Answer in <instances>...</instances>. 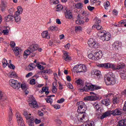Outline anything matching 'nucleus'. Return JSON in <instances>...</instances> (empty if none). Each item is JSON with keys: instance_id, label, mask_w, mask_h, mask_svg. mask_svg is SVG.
Masks as SVG:
<instances>
[{"instance_id": "1", "label": "nucleus", "mask_w": 126, "mask_h": 126, "mask_svg": "<svg viewBox=\"0 0 126 126\" xmlns=\"http://www.w3.org/2000/svg\"><path fill=\"white\" fill-rule=\"evenodd\" d=\"M77 105L78 106L77 110L78 114L75 116V118L71 115L70 119L74 120V121H75V119H77L79 122L85 123L86 122V119H87V113L85 112H86V110H87V107L83 101L78 102Z\"/></svg>"}, {"instance_id": "2", "label": "nucleus", "mask_w": 126, "mask_h": 126, "mask_svg": "<svg viewBox=\"0 0 126 126\" xmlns=\"http://www.w3.org/2000/svg\"><path fill=\"white\" fill-rule=\"evenodd\" d=\"M76 82L77 85L80 87L78 89L80 92H84V91H94V90L101 89V87L95 85H92V84L90 83H86L84 85L83 81L81 79L77 80Z\"/></svg>"}, {"instance_id": "3", "label": "nucleus", "mask_w": 126, "mask_h": 126, "mask_svg": "<svg viewBox=\"0 0 126 126\" xmlns=\"http://www.w3.org/2000/svg\"><path fill=\"white\" fill-rule=\"evenodd\" d=\"M98 67H102V68H106L108 69L109 68H112V69H122L126 67V64L124 63H119L117 65L112 63H99L97 65Z\"/></svg>"}, {"instance_id": "4", "label": "nucleus", "mask_w": 126, "mask_h": 126, "mask_svg": "<svg viewBox=\"0 0 126 126\" xmlns=\"http://www.w3.org/2000/svg\"><path fill=\"white\" fill-rule=\"evenodd\" d=\"M111 115L113 116H122L123 115V110L121 108H117L112 111H107L100 117V119L103 120V119L107 118V117L111 116Z\"/></svg>"}, {"instance_id": "5", "label": "nucleus", "mask_w": 126, "mask_h": 126, "mask_svg": "<svg viewBox=\"0 0 126 126\" xmlns=\"http://www.w3.org/2000/svg\"><path fill=\"white\" fill-rule=\"evenodd\" d=\"M97 36L100 37L103 42L108 41L111 40L112 35L110 32H107L105 31H100L97 32Z\"/></svg>"}, {"instance_id": "6", "label": "nucleus", "mask_w": 126, "mask_h": 126, "mask_svg": "<svg viewBox=\"0 0 126 126\" xmlns=\"http://www.w3.org/2000/svg\"><path fill=\"white\" fill-rule=\"evenodd\" d=\"M116 77L113 72H110L107 74L105 83L106 85H114L116 84Z\"/></svg>"}, {"instance_id": "7", "label": "nucleus", "mask_w": 126, "mask_h": 126, "mask_svg": "<svg viewBox=\"0 0 126 126\" xmlns=\"http://www.w3.org/2000/svg\"><path fill=\"white\" fill-rule=\"evenodd\" d=\"M73 70L74 72H76L77 73L86 72L87 71V67L85 65L78 64L73 68Z\"/></svg>"}, {"instance_id": "8", "label": "nucleus", "mask_w": 126, "mask_h": 126, "mask_svg": "<svg viewBox=\"0 0 126 126\" xmlns=\"http://www.w3.org/2000/svg\"><path fill=\"white\" fill-rule=\"evenodd\" d=\"M94 56H96V57H93V54L90 53L88 55V58L92 61H98L103 57L102 51H97L94 53Z\"/></svg>"}, {"instance_id": "9", "label": "nucleus", "mask_w": 126, "mask_h": 126, "mask_svg": "<svg viewBox=\"0 0 126 126\" xmlns=\"http://www.w3.org/2000/svg\"><path fill=\"white\" fill-rule=\"evenodd\" d=\"M90 94L92 95L86 96L84 98L85 101H96L99 99V96L94 92H90Z\"/></svg>"}, {"instance_id": "10", "label": "nucleus", "mask_w": 126, "mask_h": 126, "mask_svg": "<svg viewBox=\"0 0 126 126\" xmlns=\"http://www.w3.org/2000/svg\"><path fill=\"white\" fill-rule=\"evenodd\" d=\"M9 83L10 86L14 88V89L18 90V89L20 88V83H19L17 80H15L14 79H10L9 81Z\"/></svg>"}, {"instance_id": "11", "label": "nucleus", "mask_w": 126, "mask_h": 126, "mask_svg": "<svg viewBox=\"0 0 126 126\" xmlns=\"http://www.w3.org/2000/svg\"><path fill=\"white\" fill-rule=\"evenodd\" d=\"M15 116L17 118L18 125L21 126H25V124H24V120H23V118H22V117H21V115H20L19 112H16Z\"/></svg>"}, {"instance_id": "12", "label": "nucleus", "mask_w": 126, "mask_h": 126, "mask_svg": "<svg viewBox=\"0 0 126 126\" xmlns=\"http://www.w3.org/2000/svg\"><path fill=\"white\" fill-rule=\"evenodd\" d=\"M88 13L84 11L81 14V16L78 15L77 16V19H82L85 22H88L89 21V19H88Z\"/></svg>"}, {"instance_id": "13", "label": "nucleus", "mask_w": 126, "mask_h": 126, "mask_svg": "<svg viewBox=\"0 0 126 126\" xmlns=\"http://www.w3.org/2000/svg\"><path fill=\"white\" fill-rule=\"evenodd\" d=\"M88 44L91 48H94V49L98 48V42L93 38H90L88 41Z\"/></svg>"}, {"instance_id": "14", "label": "nucleus", "mask_w": 126, "mask_h": 126, "mask_svg": "<svg viewBox=\"0 0 126 126\" xmlns=\"http://www.w3.org/2000/svg\"><path fill=\"white\" fill-rule=\"evenodd\" d=\"M29 105L31 108H34V109H37V108H38L37 101H36L33 97L29 99Z\"/></svg>"}, {"instance_id": "15", "label": "nucleus", "mask_w": 126, "mask_h": 126, "mask_svg": "<svg viewBox=\"0 0 126 126\" xmlns=\"http://www.w3.org/2000/svg\"><path fill=\"white\" fill-rule=\"evenodd\" d=\"M92 75H93L94 77L96 79L100 78L101 76V71L97 69L93 70L91 72Z\"/></svg>"}, {"instance_id": "16", "label": "nucleus", "mask_w": 126, "mask_h": 126, "mask_svg": "<svg viewBox=\"0 0 126 126\" xmlns=\"http://www.w3.org/2000/svg\"><path fill=\"white\" fill-rule=\"evenodd\" d=\"M6 99H7V97H6V95H5L4 93L1 91H0V101L1 105H3L2 102H4Z\"/></svg>"}, {"instance_id": "17", "label": "nucleus", "mask_w": 126, "mask_h": 126, "mask_svg": "<svg viewBox=\"0 0 126 126\" xmlns=\"http://www.w3.org/2000/svg\"><path fill=\"white\" fill-rule=\"evenodd\" d=\"M65 13V17L67 19H71L73 17L72 16V12H71V11L69 10H67V9H65L64 10Z\"/></svg>"}, {"instance_id": "18", "label": "nucleus", "mask_w": 126, "mask_h": 126, "mask_svg": "<svg viewBox=\"0 0 126 126\" xmlns=\"http://www.w3.org/2000/svg\"><path fill=\"white\" fill-rule=\"evenodd\" d=\"M122 47V42L116 41L112 44V48L115 50H119Z\"/></svg>"}, {"instance_id": "19", "label": "nucleus", "mask_w": 126, "mask_h": 126, "mask_svg": "<svg viewBox=\"0 0 126 126\" xmlns=\"http://www.w3.org/2000/svg\"><path fill=\"white\" fill-rule=\"evenodd\" d=\"M8 121L9 123H11L12 122V118L13 117V113H12V109L11 107L9 108L8 112Z\"/></svg>"}, {"instance_id": "20", "label": "nucleus", "mask_w": 126, "mask_h": 126, "mask_svg": "<svg viewBox=\"0 0 126 126\" xmlns=\"http://www.w3.org/2000/svg\"><path fill=\"white\" fill-rule=\"evenodd\" d=\"M13 51L15 56H19V55H21L22 49L18 47H15L14 48Z\"/></svg>"}, {"instance_id": "21", "label": "nucleus", "mask_w": 126, "mask_h": 126, "mask_svg": "<svg viewBox=\"0 0 126 126\" xmlns=\"http://www.w3.org/2000/svg\"><path fill=\"white\" fill-rule=\"evenodd\" d=\"M63 59L65 62H69L71 60V57L68 55V53L66 51L64 52Z\"/></svg>"}, {"instance_id": "22", "label": "nucleus", "mask_w": 126, "mask_h": 126, "mask_svg": "<svg viewBox=\"0 0 126 126\" xmlns=\"http://www.w3.org/2000/svg\"><path fill=\"white\" fill-rule=\"evenodd\" d=\"M7 75L10 78H15L18 76L17 74H16L15 71H10L9 73L7 74Z\"/></svg>"}, {"instance_id": "23", "label": "nucleus", "mask_w": 126, "mask_h": 126, "mask_svg": "<svg viewBox=\"0 0 126 126\" xmlns=\"http://www.w3.org/2000/svg\"><path fill=\"white\" fill-rule=\"evenodd\" d=\"M34 121H35V118L31 117V119L27 120L26 122L28 123L29 126H34Z\"/></svg>"}, {"instance_id": "24", "label": "nucleus", "mask_w": 126, "mask_h": 126, "mask_svg": "<svg viewBox=\"0 0 126 126\" xmlns=\"http://www.w3.org/2000/svg\"><path fill=\"white\" fill-rule=\"evenodd\" d=\"M38 48L39 47L37 44H32L30 47L29 49L31 50V52L33 53V52H35V51H37Z\"/></svg>"}, {"instance_id": "25", "label": "nucleus", "mask_w": 126, "mask_h": 126, "mask_svg": "<svg viewBox=\"0 0 126 126\" xmlns=\"http://www.w3.org/2000/svg\"><path fill=\"white\" fill-rule=\"evenodd\" d=\"M102 104L103 105H105V106H109L110 104H111V101H110V99L109 98H105L103 100L101 101Z\"/></svg>"}, {"instance_id": "26", "label": "nucleus", "mask_w": 126, "mask_h": 126, "mask_svg": "<svg viewBox=\"0 0 126 126\" xmlns=\"http://www.w3.org/2000/svg\"><path fill=\"white\" fill-rule=\"evenodd\" d=\"M52 85V92L53 93H56L58 91V89H57V87H58V83L57 82H54L53 83Z\"/></svg>"}, {"instance_id": "27", "label": "nucleus", "mask_w": 126, "mask_h": 126, "mask_svg": "<svg viewBox=\"0 0 126 126\" xmlns=\"http://www.w3.org/2000/svg\"><path fill=\"white\" fill-rule=\"evenodd\" d=\"M66 9V8H65V6H63L62 4H58L56 7L57 11H60V10H65Z\"/></svg>"}, {"instance_id": "28", "label": "nucleus", "mask_w": 126, "mask_h": 126, "mask_svg": "<svg viewBox=\"0 0 126 126\" xmlns=\"http://www.w3.org/2000/svg\"><path fill=\"white\" fill-rule=\"evenodd\" d=\"M23 115L24 116H25L26 120H30L31 118L33 117V116H31V114L28 113V112L27 111H24Z\"/></svg>"}, {"instance_id": "29", "label": "nucleus", "mask_w": 126, "mask_h": 126, "mask_svg": "<svg viewBox=\"0 0 126 126\" xmlns=\"http://www.w3.org/2000/svg\"><path fill=\"white\" fill-rule=\"evenodd\" d=\"M42 38H46V39H50V35H49V32L47 31H44L41 33Z\"/></svg>"}, {"instance_id": "30", "label": "nucleus", "mask_w": 126, "mask_h": 126, "mask_svg": "<svg viewBox=\"0 0 126 126\" xmlns=\"http://www.w3.org/2000/svg\"><path fill=\"white\" fill-rule=\"evenodd\" d=\"M14 18V17H13V16L9 15L5 17V21H6V22H9V21H12Z\"/></svg>"}, {"instance_id": "31", "label": "nucleus", "mask_w": 126, "mask_h": 126, "mask_svg": "<svg viewBox=\"0 0 126 126\" xmlns=\"http://www.w3.org/2000/svg\"><path fill=\"white\" fill-rule=\"evenodd\" d=\"M14 18L15 19V22L17 23L20 22V20H21V17H20V16L17 14H15Z\"/></svg>"}, {"instance_id": "32", "label": "nucleus", "mask_w": 126, "mask_h": 126, "mask_svg": "<svg viewBox=\"0 0 126 126\" xmlns=\"http://www.w3.org/2000/svg\"><path fill=\"white\" fill-rule=\"evenodd\" d=\"M58 30H59V28L56 26H50L48 28V31H50L51 32H53L54 31L56 32V31H58Z\"/></svg>"}, {"instance_id": "33", "label": "nucleus", "mask_w": 126, "mask_h": 126, "mask_svg": "<svg viewBox=\"0 0 126 126\" xmlns=\"http://www.w3.org/2000/svg\"><path fill=\"white\" fill-rule=\"evenodd\" d=\"M93 28H96L97 30H100L99 31H104V30H103V28L102 27V26L99 24L93 26Z\"/></svg>"}, {"instance_id": "34", "label": "nucleus", "mask_w": 126, "mask_h": 126, "mask_svg": "<svg viewBox=\"0 0 126 126\" xmlns=\"http://www.w3.org/2000/svg\"><path fill=\"white\" fill-rule=\"evenodd\" d=\"M103 6L105 9L108 10L109 7L110 6V2L107 0L105 1V2L103 3Z\"/></svg>"}, {"instance_id": "35", "label": "nucleus", "mask_w": 126, "mask_h": 126, "mask_svg": "<svg viewBox=\"0 0 126 126\" xmlns=\"http://www.w3.org/2000/svg\"><path fill=\"white\" fill-rule=\"evenodd\" d=\"M121 77L123 80H126V71L121 70Z\"/></svg>"}, {"instance_id": "36", "label": "nucleus", "mask_w": 126, "mask_h": 126, "mask_svg": "<svg viewBox=\"0 0 126 126\" xmlns=\"http://www.w3.org/2000/svg\"><path fill=\"white\" fill-rule=\"evenodd\" d=\"M31 53H32V52H31L30 49L27 50L24 52V58L25 59H27V57H28Z\"/></svg>"}, {"instance_id": "37", "label": "nucleus", "mask_w": 126, "mask_h": 126, "mask_svg": "<svg viewBox=\"0 0 126 126\" xmlns=\"http://www.w3.org/2000/svg\"><path fill=\"white\" fill-rule=\"evenodd\" d=\"M126 126V121L122 120L119 121L118 126Z\"/></svg>"}, {"instance_id": "38", "label": "nucleus", "mask_w": 126, "mask_h": 126, "mask_svg": "<svg viewBox=\"0 0 126 126\" xmlns=\"http://www.w3.org/2000/svg\"><path fill=\"white\" fill-rule=\"evenodd\" d=\"M21 88L24 91H26L27 90V89H28V86L25 83H22L21 85Z\"/></svg>"}, {"instance_id": "39", "label": "nucleus", "mask_w": 126, "mask_h": 126, "mask_svg": "<svg viewBox=\"0 0 126 126\" xmlns=\"http://www.w3.org/2000/svg\"><path fill=\"white\" fill-rule=\"evenodd\" d=\"M99 102H95L93 104L94 109H95V110H96V111H98L100 109V105H99Z\"/></svg>"}, {"instance_id": "40", "label": "nucleus", "mask_w": 126, "mask_h": 126, "mask_svg": "<svg viewBox=\"0 0 126 126\" xmlns=\"http://www.w3.org/2000/svg\"><path fill=\"white\" fill-rule=\"evenodd\" d=\"M18 10L15 13V14H20V13H22V11H23V9H22V7L21 6H19L17 7Z\"/></svg>"}, {"instance_id": "41", "label": "nucleus", "mask_w": 126, "mask_h": 126, "mask_svg": "<svg viewBox=\"0 0 126 126\" xmlns=\"http://www.w3.org/2000/svg\"><path fill=\"white\" fill-rule=\"evenodd\" d=\"M75 6L77 9H81L82 7H83V4L81 2H78L76 4H75Z\"/></svg>"}, {"instance_id": "42", "label": "nucleus", "mask_w": 126, "mask_h": 126, "mask_svg": "<svg viewBox=\"0 0 126 126\" xmlns=\"http://www.w3.org/2000/svg\"><path fill=\"white\" fill-rule=\"evenodd\" d=\"M42 92H45L46 95H48L50 92H49V87H45L42 88Z\"/></svg>"}, {"instance_id": "43", "label": "nucleus", "mask_w": 126, "mask_h": 126, "mask_svg": "<svg viewBox=\"0 0 126 126\" xmlns=\"http://www.w3.org/2000/svg\"><path fill=\"white\" fill-rule=\"evenodd\" d=\"M2 63L3 67H6V66H7V64H8V63H7V60H6V59H3Z\"/></svg>"}, {"instance_id": "44", "label": "nucleus", "mask_w": 126, "mask_h": 126, "mask_svg": "<svg viewBox=\"0 0 126 126\" xmlns=\"http://www.w3.org/2000/svg\"><path fill=\"white\" fill-rule=\"evenodd\" d=\"M40 72L41 73H47L48 74H50V73H52V70H43L42 71L39 72L38 73H40Z\"/></svg>"}, {"instance_id": "45", "label": "nucleus", "mask_w": 126, "mask_h": 126, "mask_svg": "<svg viewBox=\"0 0 126 126\" xmlns=\"http://www.w3.org/2000/svg\"><path fill=\"white\" fill-rule=\"evenodd\" d=\"M29 67L30 70H32L36 67V65H35V64H34V63H31L29 64Z\"/></svg>"}, {"instance_id": "46", "label": "nucleus", "mask_w": 126, "mask_h": 126, "mask_svg": "<svg viewBox=\"0 0 126 126\" xmlns=\"http://www.w3.org/2000/svg\"><path fill=\"white\" fill-rule=\"evenodd\" d=\"M78 20H76L75 23L76 24H78V25H80V24H83V23H84L85 21L83 20H79V19H78Z\"/></svg>"}, {"instance_id": "47", "label": "nucleus", "mask_w": 126, "mask_h": 126, "mask_svg": "<svg viewBox=\"0 0 126 126\" xmlns=\"http://www.w3.org/2000/svg\"><path fill=\"white\" fill-rule=\"evenodd\" d=\"M75 30L76 32H78L79 31H81L82 30V28L81 27L78 26L75 27Z\"/></svg>"}, {"instance_id": "48", "label": "nucleus", "mask_w": 126, "mask_h": 126, "mask_svg": "<svg viewBox=\"0 0 126 126\" xmlns=\"http://www.w3.org/2000/svg\"><path fill=\"white\" fill-rule=\"evenodd\" d=\"M113 102V104H118L119 103V98L118 97H114Z\"/></svg>"}, {"instance_id": "49", "label": "nucleus", "mask_w": 126, "mask_h": 126, "mask_svg": "<svg viewBox=\"0 0 126 126\" xmlns=\"http://www.w3.org/2000/svg\"><path fill=\"white\" fill-rule=\"evenodd\" d=\"M46 101L47 103H50V105H52V103H53V99L51 98H46Z\"/></svg>"}, {"instance_id": "50", "label": "nucleus", "mask_w": 126, "mask_h": 126, "mask_svg": "<svg viewBox=\"0 0 126 126\" xmlns=\"http://www.w3.org/2000/svg\"><path fill=\"white\" fill-rule=\"evenodd\" d=\"M37 67L38 69H40V70H43V69H45V67L40 64L37 66Z\"/></svg>"}, {"instance_id": "51", "label": "nucleus", "mask_w": 126, "mask_h": 126, "mask_svg": "<svg viewBox=\"0 0 126 126\" xmlns=\"http://www.w3.org/2000/svg\"><path fill=\"white\" fill-rule=\"evenodd\" d=\"M30 84L32 85H34V84H36V80H35V79H31V81H30Z\"/></svg>"}, {"instance_id": "52", "label": "nucleus", "mask_w": 126, "mask_h": 126, "mask_svg": "<svg viewBox=\"0 0 126 126\" xmlns=\"http://www.w3.org/2000/svg\"><path fill=\"white\" fill-rule=\"evenodd\" d=\"M8 66L9 68H11L12 69H15V66H14V65H13V64H11L10 65L8 64Z\"/></svg>"}, {"instance_id": "53", "label": "nucleus", "mask_w": 126, "mask_h": 126, "mask_svg": "<svg viewBox=\"0 0 126 126\" xmlns=\"http://www.w3.org/2000/svg\"><path fill=\"white\" fill-rule=\"evenodd\" d=\"M53 107L55 109H56V110H59V109L61 108V106L59 104L54 105Z\"/></svg>"}, {"instance_id": "54", "label": "nucleus", "mask_w": 126, "mask_h": 126, "mask_svg": "<svg viewBox=\"0 0 126 126\" xmlns=\"http://www.w3.org/2000/svg\"><path fill=\"white\" fill-rule=\"evenodd\" d=\"M10 45L11 47V48H14L15 46L16 45L15 44V42L14 41H11Z\"/></svg>"}, {"instance_id": "55", "label": "nucleus", "mask_w": 126, "mask_h": 126, "mask_svg": "<svg viewBox=\"0 0 126 126\" xmlns=\"http://www.w3.org/2000/svg\"><path fill=\"white\" fill-rule=\"evenodd\" d=\"M9 32V31H8V30H3L2 31V33H3L4 35H7V34H8Z\"/></svg>"}, {"instance_id": "56", "label": "nucleus", "mask_w": 126, "mask_h": 126, "mask_svg": "<svg viewBox=\"0 0 126 126\" xmlns=\"http://www.w3.org/2000/svg\"><path fill=\"white\" fill-rule=\"evenodd\" d=\"M64 102V98H61L58 100H57V103L59 104H61V103H63Z\"/></svg>"}, {"instance_id": "57", "label": "nucleus", "mask_w": 126, "mask_h": 126, "mask_svg": "<svg viewBox=\"0 0 126 126\" xmlns=\"http://www.w3.org/2000/svg\"><path fill=\"white\" fill-rule=\"evenodd\" d=\"M58 84H59V90H63V85L61 84L60 82H58Z\"/></svg>"}, {"instance_id": "58", "label": "nucleus", "mask_w": 126, "mask_h": 126, "mask_svg": "<svg viewBox=\"0 0 126 126\" xmlns=\"http://www.w3.org/2000/svg\"><path fill=\"white\" fill-rule=\"evenodd\" d=\"M51 2H53V4H57L59 3V0H52Z\"/></svg>"}, {"instance_id": "59", "label": "nucleus", "mask_w": 126, "mask_h": 126, "mask_svg": "<svg viewBox=\"0 0 126 126\" xmlns=\"http://www.w3.org/2000/svg\"><path fill=\"white\" fill-rule=\"evenodd\" d=\"M34 63H35V66H37L40 64V62L37 61V60H35L33 62Z\"/></svg>"}, {"instance_id": "60", "label": "nucleus", "mask_w": 126, "mask_h": 126, "mask_svg": "<svg viewBox=\"0 0 126 126\" xmlns=\"http://www.w3.org/2000/svg\"><path fill=\"white\" fill-rule=\"evenodd\" d=\"M94 8V7H92L91 6H88V9H89V10H90V11H92V10H93Z\"/></svg>"}, {"instance_id": "61", "label": "nucleus", "mask_w": 126, "mask_h": 126, "mask_svg": "<svg viewBox=\"0 0 126 126\" xmlns=\"http://www.w3.org/2000/svg\"><path fill=\"white\" fill-rule=\"evenodd\" d=\"M34 123H35V124H36V125H39V124H40V123H41V120H38V119H35L34 120Z\"/></svg>"}, {"instance_id": "62", "label": "nucleus", "mask_w": 126, "mask_h": 126, "mask_svg": "<svg viewBox=\"0 0 126 126\" xmlns=\"http://www.w3.org/2000/svg\"><path fill=\"white\" fill-rule=\"evenodd\" d=\"M6 7V6L5 5H3L1 7V11L3 12L5 10Z\"/></svg>"}, {"instance_id": "63", "label": "nucleus", "mask_w": 126, "mask_h": 126, "mask_svg": "<svg viewBox=\"0 0 126 126\" xmlns=\"http://www.w3.org/2000/svg\"><path fill=\"white\" fill-rule=\"evenodd\" d=\"M112 13L114 15H118V11H117L116 10L114 9V10H113Z\"/></svg>"}, {"instance_id": "64", "label": "nucleus", "mask_w": 126, "mask_h": 126, "mask_svg": "<svg viewBox=\"0 0 126 126\" xmlns=\"http://www.w3.org/2000/svg\"><path fill=\"white\" fill-rule=\"evenodd\" d=\"M67 87L70 88V89H73V86L71 84H69L67 85Z\"/></svg>"}]
</instances>
